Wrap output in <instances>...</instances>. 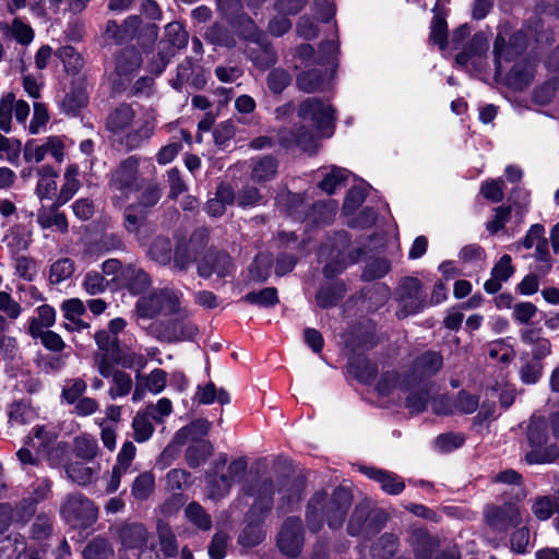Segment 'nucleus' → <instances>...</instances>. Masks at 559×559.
Wrapping results in <instances>:
<instances>
[{
  "instance_id": "2eb2a0df",
  "label": "nucleus",
  "mask_w": 559,
  "mask_h": 559,
  "mask_svg": "<svg viewBox=\"0 0 559 559\" xmlns=\"http://www.w3.org/2000/svg\"><path fill=\"white\" fill-rule=\"evenodd\" d=\"M94 360L100 376L104 378L112 377V384L108 391L112 400L126 396L131 392L133 383L130 374L115 370V366L107 354H95Z\"/></svg>"
},
{
  "instance_id": "6e6d98bb",
  "label": "nucleus",
  "mask_w": 559,
  "mask_h": 559,
  "mask_svg": "<svg viewBox=\"0 0 559 559\" xmlns=\"http://www.w3.org/2000/svg\"><path fill=\"white\" fill-rule=\"evenodd\" d=\"M185 515L189 522L200 530L207 531L212 526L211 516L198 502L189 503L185 509Z\"/></svg>"
},
{
  "instance_id": "20e7f679",
  "label": "nucleus",
  "mask_w": 559,
  "mask_h": 559,
  "mask_svg": "<svg viewBox=\"0 0 559 559\" xmlns=\"http://www.w3.org/2000/svg\"><path fill=\"white\" fill-rule=\"evenodd\" d=\"M246 496L252 497L253 501L247 514L249 524L239 536V543L243 546L253 547L264 539V533L254 522H260L271 511L273 506L274 484L269 479H257L252 484L242 487Z\"/></svg>"
},
{
  "instance_id": "393cba45",
  "label": "nucleus",
  "mask_w": 559,
  "mask_h": 559,
  "mask_svg": "<svg viewBox=\"0 0 559 559\" xmlns=\"http://www.w3.org/2000/svg\"><path fill=\"white\" fill-rule=\"evenodd\" d=\"M525 38L526 35L522 32L514 34L510 46L504 48V37L501 34L497 36L493 48L497 74H501L503 61L511 60L514 55L520 53V51L523 50L525 46Z\"/></svg>"
},
{
  "instance_id": "f257e3e1",
  "label": "nucleus",
  "mask_w": 559,
  "mask_h": 559,
  "mask_svg": "<svg viewBox=\"0 0 559 559\" xmlns=\"http://www.w3.org/2000/svg\"><path fill=\"white\" fill-rule=\"evenodd\" d=\"M298 117L306 124L296 132L281 131L280 142L284 146H299L312 152L317 138H330L334 133L335 111L333 107L316 97L305 99L298 108Z\"/></svg>"
},
{
  "instance_id": "de8ad7c7",
  "label": "nucleus",
  "mask_w": 559,
  "mask_h": 559,
  "mask_svg": "<svg viewBox=\"0 0 559 559\" xmlns=\"http://www.w3.org/2000/svg\"><path fill=\"white\" fill-rule=\"evenodd\" d=\"M349 177V171L345 168L333 167L329 173L324 175V178L319 183L322 191L328 194L334 193L338 188L345 186L346 180Z\"/></svg>"
},
{
  "instance_id": "a211bd4d",
  "label": "nucleus",
  "mask_w": 559,
  "mask_h": 559,
  "mask_svg": "<svg viewBox=\"0 0 559 559\" xmlns=\"http://www.w3.org/2000/svg\"><path fill=\"white\" fill-rule=\"evenodd\" d=\"M277 545L282 552L289 557H296L302 548L304 536L301 521L298 518H288L281 528Z\"/></svg>"
},
{
  "instance_id": "e2e57ef3",
  "label": "nucleus",
  "mask_w": 559,
  "mask_h": 559,
  "mask_svg": "<svg viewBox=\"0 0 559 559\" xmlns=\"http://www.w3.org/2000/svg\"><path fill=\"white\" fill-rule=\"evenodd\" d=\"M397 550V537L394 534H383L372 548V557L388 559Z\"/></svg>"
},
{
  "instance_id": "412c9836",
  "label": "nucleus",
  "mask_w": 559,
  "mask_h": 559,
  "mask_svg": "<svg viewBox=\"0 0 559 559\" xmlns=\"http://www.w3.org/2000/svg\"><path fill=\"white\" fill-rule=\"evenodd\" d=\"M210 423L206 419H198L190 425L181 428L175 436L173 443L168 445L162 456H171L175 452V447H180L187 442H194V440L204 439L210 430Z\"/></svg>"
},
{
  "instance_id": "338daca9",
  "label": "nucleus",
  "mask_w": 559,
  "mask_h": 559,
  "mask_svg": "<svg viewBox=\"0 0 559 559\" xmlns=\"http://www.w3.org/2000/svg\"><path fill=\"white\" fill-rule=\"evenodd\" d=\"M151 418L145 414L138 413L132 421L133 427V437L135 441L138 442H145L147 441L153 432L154 427L150 420Z\"/></svg>"
},
{
  "instance_id": "f8f14e48",
  "label": "nucleus",
  "mask_w": 559,
  "mask_h": 559,
  "mask_svg": "<svg viewBox=\"0 0 559 559\" xmlns=\"http://www.w3.org/2000/svg\"><path fill=\"white\" fill-rule=\"evenodd\" d=\"M154 129L155 117L152 112H135V118H133V121L127 128L126 132H123L117 141L127 148L134 150L140 147L153 135Z\"/></svg>"
},
{
  "instance_id": "3c124183",
  "label": "nucleus",
  "mask_w": 559,
  "mask_h": 559,
  "mask_svg": "<svg viewBox=\"0 0 559 559\" xmlns=\"http://www.w3.org/2000/svg\"><path fill=\"white\" fill-rule=\"evenodd\" d=\"M114 555V549L109 542L103 537L92 539L83 550L85 559H109Z\"/></svg>"
},
{
  "instance_id": "864d4df0",
  "label": "nucleus",
  "mask_w": 559,
  "mask_h": 559,
  "mask_svg": "<svg viewBox=\"0 0 559 559\" xmlns=\"http://www.w3.org/2000/svg\"><path fill=\"white\" fill-rule=\"evenodd\" d=\"M368 183L365 181L354 186L346 194L343 211L346 215L353 214L365 201L367 195Z\"/></svg>"
},
{
  "instance_id": "5fc2aeb1",
  "label": "nucleus",
  "mask_w": 559,
  "mask_h": 559,
  "mask_svg": "<svg viewBox=\"0 0 559 559\" xmlns=\"http://www.w3.org/2000/svg\"><path fill=\"white\" fill-rule=\"evenodd\" d=\"M123 277L134 294L142 293L151 284V278L146 272L131 265L123 271Z\"/></svg>"
},
{
  "instance_id": "58836bf2",
  "label": "nucleus",
  "mask_w": 559,
  "mask_h": 559,
  "mask_svg": "<svg viewBox=\"0 0 559 559\" xmlns=\"http://www.w3.org/2000/svg\"><path fill=\"white\" fill-rule=\"evenodd\" d=\"M188 443L186 461L190 467L194 468L202 465L213 453V445L206 439L194 440V442Z\"/></svg>"
},
{
  "instance_id": "4d7b16f0",
  "label": "nucleus",
  "mask_w": 559,
  "mask_h": 559,
  "mask_svg": "<svg viewBox=\"0 0 559 559\" xmlns=\"http://www.w3.org/2000/svg\"><path fill=\"white\" fill-rule=\"evenodd\" d=\"M345 293L344 285L342 283H333L330 286L321 287L316 296L317 304L322 308H329L334 306Z\"/></svg>"
},
{
  "instance_id": "bf43d9fd",
  "label": "nucleus",
  "mask_w": 559,
  "mask_h": 559,
  "mask_svg": "<svg viewBox=\"0 0 559 559\" xmlns=\"http://www.w3.org/2000/svg\"><path fill=\"white\" fill-rule=\"evenodd\" d=\"M189 35L179 22L168 23L165 27V41L173 49L185 48L188 44Z\"/></svg>"
},
{
  "instance_id": "b1692460",
  "label": "nucleus",
  "mask_w": 559,
  "mask_h": 559,
  "mask_svg": "<svg viewBox=\"0 0 559 559\" xmlns=\"http://www.w3.org/2000/svg\"><path fill=\"white\" fill-rule=\"evenodd\" d=\"M112 534L124 549L141 548L147 538L146 528L140 523H124L115 528Z\"/></svg>"
},
{
  "instance_id": "6ab92c4d",
  "label": "nucleus",
  "mask_w": 559,
  "mask_h": 559,
  "mask_svg": "<svg viewBox=\"0 0 559 559\" xmlns=\"http://www.w3.org/2000/svg\"><path fill=\"white\" fill-rule=\"evenodd\" d=\"M136 385L133 391L132 401L140 402L145 391H150L153 394H159L164 391L167 384V372L163 369H154L147 376L136 373Z\"/></svg>"
},
{
  "instance_id": "e433bc0d",
  "label": "nucleus",
  "mask_w": 559,
  "mask_h": 559,
  "mask_svg": "<svg viewBox=\"0 0 559 559\" xmlns=\"http://www.w3.org/2000/svg\"><path fill=\"white\" fill-rule=\"evenodd\" d=\"M57 430L52 425L36 426L33 429V436H28L25 445L31 447L37 453L45 449L57 439Z\"/></svg>"
},
{
  "instance_id": "603ef678",
  "label": "nucleus",
  "mask_w": 559,
  "mask_h": 559,
  "mask_svg": "<svg viewBox=\"0 0 559 559\" xmlns=\"http://www.w3.org/2000/svg\"><path fill=\"white\" fill-rule=\"evenodd\" d=\"M254 44L259 46V50L250 51V58L253 63L261 69H266L275 64L277 59L276 53L265 38L261 39L260 43Z\"/></svg>"
},
{
  "instance_id": "79ce46f5",
  "label": "nucleus",
  "mask_w": 559,
  "mask_h": 559,
  "mask_svg": "<svg viewBox=\"0 0 559 559\" xmlns=\"http://www.w3.org/2000/svg\"><path fill=\"white\" fill-rule=\"evenodd\" d=\"M411 543L418 559H430L436 547L435 539L423 528L414 530Z\"/></svg>"
},
{
  "instance_id": "7ed1b4c3",
  "label": "nucleus",
  "mask_w": 559,
  "mask_h": 559,
  "mask_svg": "<svg viewBox=\"0 0 559 559\" xmlns=\"http://www.w3.org/2000/svg\"><path fill=\"white\" fill-rule=\"evenodd\" d=\"M441 367V355L435 352H427L414 361L411 373L403 380L394 371L384 373L377 384V391L381 396L392 395V400H400L406 389L421 383L426 378L437 373Z\"/></svg>"
},
{
  "instance_id": "c03bdc74",
  "label": "nucleus",
  "mask_w": 559,
  "mask_h": 559,
  "mask_svg": "<svg viewBox=\"0 0 559 559\" xmlns=\"http://www.w3.org/2000/svg\"><path fill=\"white\" fill-rule=\"evenodd\" d=\"M276 171V159L272 156H263L253 160L251 178L255 181H266L274 178Z\"/></svg>"
},
{
  "instance_id": "c756f323",
  "label": "nucleus",
  "mask_w": 559,
  "mask_h": 559,
  "mask_svg": "<svg viewBox=\"0 0 559 559\" xmlns=\"http://www.w3.org/2000/svg\"><path fill=\"white\" fill-rule=\"evenodd\" d=\"M0 555L4 559H20L22 555H25L26 559H43V550L35 552L26 551L25 538L20 534L11 535L2 540Z\"/></svg>"
},
{
  "instance_id": "f3484780",
  "label": "nucleus",
  "mask_w": 559,
  "mask_h": 559,
  "mask_svg": "<svg viewBox=\"0 0 559 559\" xmlns=\"http://www.w3.org/2000/svg\"><path fill=\"white\" fill-rule=\"evenodd\" d=\"M111 187L121 193H129L138 190L140 187L139 158L130 156L112 173L110 179Z\"/></svg>"
},
{
  "instance_id": "423d86ee",
  "label": "nucleus",
  "mask_w": 559,
  "mask_h": 559,
  "mask_svg": "<svg viewBox=\"0 0 559 559\" xmlns=\"http://www.w3.org/2000/svg\"><path fill=\"white\" fill-rule=\"evenodd\" d=\"M73 144L66 135H49L40 141L31 140L24 147V159L27 163H40L47 156L57 163H63L68 148Z\"/></svg>"
},
{
  "instance_id": "7c9ffc66",
  "label": "nucleus",
  "mask_w": 559,
  "mask_h": 559,
  "mask_svg": "<svg viewBox=\"0 0 559 559\" xmlns=\"http://www.w3.org/2000/svg\"><path fill=\"white\" fill-rule=\"evenodd\" d=\"M80 169L76 164H69L63 173V182L56 198V205L62 206L70 201L79 191L81 181L79 179Z\"/></svg>"
},
{
  "instance_id": "bb28decb",
  "label": "nucleus",
  "mask_w": 559,
  "mask_h": 559,
  "mask_svg": "<svg viewBox=\"0 0 559 559\" xmlns=\"http://www.w3.org/2000/svg\"><path fill=\"white\" fill-rule=\"evenodd\" d=\"M360 472L368 478L379 483L381 489L388 495H400L405 488V484L402 477L394 473L379 469L372 466H362L360 467Z\"/></svg>"
},
{
  "instance_id": "a878e982",
  "label": "nucleus",
  "mask_w": 559,
  "mask_h": 559,
  "mask_svg": "<svg viewBox=\"0 0 559 559\" xmlns=\"http://www.w3.org/2000/svg\"><path fill=\"white\" fill-rule=\"evenodd\" d=\"M37 183L35 194L40 202L57 198L58 193V173L50 165H43L36 170Z\"/></svg>"
},
{
  "instance_id": "4468645a",
  "label": "nucleus",
  "mask_w": 559,
  "mask_h": 559,
  "mask_svg": "<svg viewBox=\"0 0 559 559\" xmlns=\"http://www.w3.org/2000/svg\"><path fill=\"white\" fill-rule=\"evenodd\" d=\"M247 462L243 459L233 461L227 473L207 476V497L212 500H219L228 495L233 484L238 481L246 473Z\"/></svg>"
},
{
  "instance_id": "a19ab883",
  "label": "nucleus",
  "mask_w": 559,
  "mask_h": 559,
  "mask_svg": "<svg viewBox=\"0 0 559 559\" xmlns=\"http://www.w3.org/2000/svg\"><path fill=\"white\" fill-rule=\"evenodd\" d=\"M533 75L534 67L531 62H519L509 72L508 83L515 90H523L531 83Z\"/></svg>"
},
{
  "instance_id": "13d9d810",
  "label": "nucleus",
  "mask_w": 559,
  "mask_h": 559,
  "mask_svg": "<svg viewBox=\"0 0 559 559\" xmlns=\"http://www.w3.org/2000/svg\"><path fill=\"white\" fill-rule=\"evenodd\" d=\"M558 497L559 491L555 492L552 496L537 497L532 504L534 515L542 521L548 520L556 511L555 502L558 500Z\"/></svg>"
},
{
  "instance_id": "39448f33",
  "label": "nucleus",
  "mask_w": 559,
  "mask_h": 559,
  "mask_svg": "<svg viewBox=\"0 0 559 559\" xmlns=\"http://www.w3.org/2000/svg\"><path fill=\"white\" fill-rule=\"evenodd\" d=\"M547 421L543 416H532L527 426V442L530 449L526 451L525 461L528 464H546L558 456L556 445L547 444L548 432Z\"/></svg>"
},
{
  "instance_id": "052dcab7",
  "label": "nucleus",
  "mask_w": 559,
  "mask_h": 559,
  "mask_svg": "<svg viewBox=\"0 0 559 559\" xmlns=\"http://www.w3.org/2000/svg\"><path fill=\"white\" fill-rule=\"evenodd\" d=\"M233 23L237 27L239 34L251 43H260V40L264 38L263 33L247 15H240L237 21H234Z\"/></svg>"
},
{
  "instance_id": "6e6552de",
  "label": "nucleus",
  "mask_w": 559,
  "mask_h": 559,
  "mask_svg": "<svg viewBox=\"0 0 559 559\" xmlns=\"http://www.w3.org/2000/svg\"><path fill=\"white\" fill-rule=\"evenodd\" d=\"M61 516L71 525L86 528L98 518V509L81 493L69 495L60 509Z\"/></svg>"
},
{
  "instance_id": "4c0bfd02",
  "label": "nucleus",
  "mask_w": 559,
  "mask_h": 559,
  "mask_svg": "<svg viewBox=\"0 0 559 559\" xmlns=\"http://www.w3.org/2000/svg\"><path fill=\"white\" fill-rule=\"evenodd\" d=\"M276 205L295 219H301L308 206L301 194L292 192H282L276 198Z\"/></svg>"
},
{
  "instance_id": "680f3d73",
  "label": "nucleus",
  "mask_w": 559,
  "mask_h": 559,
  "mask_svg": "<svg viewBox=\"0 0 559 559\" xmlns=\"http://www.w3.org/2000/svg\"><path fill=\"white\" fill-rule=\"evenodd\" d=\"M154 484L153 474L142 473L134 479L131 493L136 500H146L153 492Z\"/></svg>"
},
{
  "instance_id": "dca6fc26",
  "label": "nucleus",
  "mask_w": 559,
  "mask_h": 559,
  "mask_svg": "<svg viewBox=\"0 0 559 559\" xmlns=\"http://www.w3.org/2000/svg\"><path fill=\"white\" fill-rule=\"evenodd\" d=\"M487 525L497 532H504L511 526L521 523L520 509L515 503H504L503 506L489 504L484 511Z\"/></svg>"
},
{
  "instance_id": "ea45409f",
  "label": "nucleus",
  "mask_w": 559,
  "mask_h": 559,
  "mask_svg": "<svg viewBox=\"0 0 559 559\" xmlns=\"http://www.w3.org/2000/svg\"><path fill=\"white\" fill-rule=\"evenodd\" d=\"M99 467L87 466L80 462L71 463L67 466L68 477L80 486H86L96 480Z\"/></svg>"
},
{
  "instance_id": "2f4dec72",
  "label": "nucleus",
  "mask_w": 559,
  "mask_h": 559,
  "mask_svg": "<svg viewBox=\"0 0 559 559\" xmlns=\"http://www.w3.org/2000/svg\"><path fill=\"white\" fill-rule=\"evenodd\" d=\"M66 319L64 328L69 331H82L88 328V324L81 320L85 312V306L79 298H71L63 301L61 306Z\"/></svg>"
},
{
  "instance_id": "0eeeda50",
  "label": "nucleus",
  "mask_w": 559,
  "mask_h": 559,
  "mask_svg": "<svg viewBox=\"0 0 559 559\" xmlns=\"http://www.w3.org/2000/svg\"><path fill=\"white\" fill-rule=\"evenodd\" d=\"M136 312L141 319H152L160 313H179L180 297L178 293L168 288L153 292L138 300Z\"/></svg>"
},
{
  "instance_id": "cd10ccee",
  "label": "nucleus",
  "mask_w": 559,
  "mask_h": 559,
  "mask_svg": "<svg viewBox=\"0 0 559 559\" xmlns=\"http://www.w3.org/2000/svg\"><path fill=\"white\" fill-rule=\"evenodd\" d=\"M514 272L512 258L509 254H503L491 269L490 278L485 282L484 289L489 294L497 293Z\"/></svg>"
},
{
  "instance_id": "72a5a7b5",
  "label": "nucleus",
  "mask_w": 559,
  "mask_h": 559,
  "mask_svg": "<svg viewBox=\"0 0 559 559\" xmlns=\"http://www.w3.org/2000/svg\"><path fill=\"white\" fill-rule=\"evenodd\" d=\"M198 333L197 326L191 322L175 321L166 325L159 337L166 342L191 341Z\"/></svg>"
},
{
  "instance_id": "c85d7f7f",
  "label": "nucleus",
  "mask_w": 559,
  "mask_h": 559,
  "mask_svg": "<svg viewBox=\"0 0 559 559\" xmlns=\"http://www.w3.org/2000/svg\"><path fill=\"white\" fill-rule=\"evenodd\" d=\"M135 112L132 106L122 104L109 114L106 120V128L116 140L126 132L133 118H135Z\"/></svg>"
},
{
  "instance_id": "a18cd8bd",
  "label": "nucleus",
  "mask_w": 559,
  "mask_h": 559,
  "mask_svg": "<svg viewBox=\"0 0 559 559\" xmlns=\"http://www.w3.org/2000/svg\"><path fill=\"white\" fill-rule=\"evenodd\" d=\"M545 235V228L540 224H534L531 226L530 230L527 231L526 236L522 240L521 245L525 249H532L535 247L536 253L535 254H546L548 249V242L547 239L544 237Z\"/></svg>"
},
{
  "instance_id": "aec40b11",
  "label": "nucleus",
  "mask_w": 559,
  "mask_h": 559,
  "mask_svg": "<svg viewBox=\"0 0 559 559\" xmlns=\"http://www.w3.org/2000/svg\"><path fill=\"white\" fill-rule=\"evenodd\" d=\"M338 52V45L334 40L323 43L320 47V53L317 56L313 47L309 44H302L296 48V57L301 61L317 62L322 66H334V59Z\"/></svg>"
},
{
  "instance_id": "5701e85b",
  "label": "nucleus",
  "mask_w": 559,
  "mask_h": 559,
  "mask_svg": "<svg viewBox=\"0 0 559 559\" xmlns=\"http://www.w3.org/2000/svg\"><path fill=\"white\" fill-rule=\"evenodd\" d=\"M0 33L5 39L14 40L21 46H29L35 38L33 27L19 16L11 22L0 21Z\"/></svg>"
},
{
  "instance_id": "37998d69",
  "label": "nucleus",
  "mask_w": 559,
  "mask_h": 559,
  "mask_svg": "<svg viewBox=\"0 0 559 559\" xmlns=\"http://www.w3.org/2000/svg\"><path fill=\"white\" fill-rule=\"evenodd\" d=\"M420 383L418 384H415L413 386H409L408 389H406L402 395H401V399L400 400H392V395L391 396H386L391 402H400L402 399L405 397L406 400V406L412 411V412H421L423 409H425L426 405H427V402H428V399H429V393L426 389H421L419 388L418 390H413L415 389L416 386H419Z\"/></svg>"
},
{
  "instance_id": "49530a36",
  "label": "nucleus",
  "mask_w": 559,
  "mask_h": 559,
  "mask_svg": "<svg viewBox=\"0 0 559 559\" xmlns=\"http://www.w3.org/2000/svg\"><path fill=\"white\" fill-rule=\"evenodd\" d=\"M435 15L431 21L429 39L431 43L439 46L441 50H444L448 46V25L444 15L433 10Z\"/></svg>"
},
{
  "instance_id": "1a4fd4ad",
  "label": "nucleus",
  "mask_w": 559,
  "mask_h": 559,
  "mask_svg": "<svg viewBox=\"0 0 559 559\" xmlns=\"http://www.w3.org/2000/svg\"><path fill=\"white\" fill-rule=\"evenodd\" d=\"M388 520L383 510L372 509L369 502L359 503L347 526L348 534L352 536H369L379 532Z\"/></svg>"
},
{
  "instance_id": "0e129e2a",
  "label": "nucleus",
  "mask_w": 559,
  "mask_h": 559,
  "mask_svg": "<svg viewBox=\"0 0 559 559\" xmlns=\"http://www.w3.org/2000/svg\"><path fill=\"white\" fill-rule=\"evenodd\" d=\"M74 452L78 457L93 460L98 453V443L95 438L80 436L74 440Z\"/></svg>"
},
{
  "instance_id": "69168bd1",
  "label": "nucleus",
  "mask_w": 559,
  "mask_h": 559,
  "mask_svg": "<svg viewBox=\"0 0 559 559\" xmlns=\"http://www.w3.org/2000/svg\"><path fill=\"white\" fill-rule=\"evenodd\" d=\"M74 273V262L69 258H62L52 263L50 267V282L59 284L72 276Z\"/></svg>"
},
{
  "instance_id": "09e8293b",
  "label": "nucleus",
  "mask_w": 559,
  "mask_h": 559,
  "mask_svg": "<svg viewBox=\"0 0 559 559\" xmlns=\"http://www.w3.org/2000/svg\"><path fill=\"white\" fill-rule=\"evenodd\" d=\"M488 356L492 360H497L503 366H507L514 359L515 353L507 338H499L489 343Z\"/></svg>"
},
{
  "instance_id": "ddd939ff",
  "label": "nucleus",
  "mask_w": 559,
  "mask_h": 559,
  "mask_svg": "<svg viewBox=\"0 0 559 559\" xmlns=\"http://www.w3.org/2000/svg\"><path fill=\"white\" fill-rule=\"evenodd\" d=\"M397 296L400 307L396 313L400 318L415 314L426 306L421 283L415 277H406L401 282Z\"/></svg>"
},
{
  "instance_id": "c9c22d12",
  "label": "nucleus",
  "mask_w": 559,
  "mask_h": 559,
  "mask_svg": "<svg viewBox=\"0 0 559 559\" xmlns=\"http://www.w3.org/2000/svg\"><path fill=\"white\" fill-rule=\"evenodd\" d=\"M231 259L226 253L216 254L211 262L204 261L199 264L198 272L203 277H210L216 274L218 277H225L233 272Z\"/></svg>"
},
{
  "instance_id": "f03ea898",
  "label": "nucleus",
  "mask_w": 559,
  "mask_h": 559,
  "mask_svg": "<svg viewBox=\"0 0 559 559\" xmlns=\"http://www.w3.org/2000/svg\"><path fill=\"white\" fill-rule=\"evenodd\" d=\"M350 504L352 495L345 488L335 489L329 500L323 492L314 493L306 513L309 528L318 532L323 526L324 518L331 528L341 527Z\"/></svg>"
},
{
  "instance_id": "f704fd0d",
  "label": "nucleus",
  "mask_w": 559,
  "mask_h": 559,
  "mask_svg": "<svg viewBox=\"0 0 559 559\" xmlns=\"http://www.w3.org/2000/svg\"><path fill=\"white\" fill-rule=\"evenodd\" d=\"M60 206L56 205V200L51 206H41L37 211V223L44 229L56 227L60 233H67L68 221L63 213L58 212Z\"/></svg>"
},
{
  "instance_id": "473e14b6",
  "label": "nucleus",
  "mask_w": 559,
  "mask_h": 559,
  "mask_svg": "<svg viewBox=\"0 0 559 559\" xmlns=\"http://www.w3.org/2000/svg\"><path fill=\"white\" fill-rule=\"evenodd\" d=\"M142 59L134 48L124 49L116 59V73L120 83L129 81L141 66Z\"/></svg>"
},
{
  "instance_id": "9d476101",
  "label": "nucleus",
  "mask_w": 559,
  "mask_h": 559,
  "mask_svg": "<svg viewBox=\"0 0 559 559\" xmlns=\"http://www.w3.org/2000/svg\"><path fill=\"white\" fill-rule=\"evenodd\" d=\"M489 38L486 33H476L469 44L456 55L455 62L475 73L483 72L487 67Z\"/></svg>"
},
{
  "instance_id": "774afa93",
  "label": "nucleus",
  "mask_w": 559,
  "mask_h": 559,
  "mask_svg": "<svg viewBox=\"0 0 559 559\" xmlns=\"http://www.w3.org/2000/svg\"><path fill=\"white\" fill-rule=\"evenodd\" d=\"M150 257L159 264H167L171 260V243L167 238H156L148 249Z\"/></svg>"
},
{
  "instance_id": "9b49d317",
  "label": "nucleus",
  "mask_w": 559,
  "mask_h": 559,
  "mask_svg": "<svg viewBox=\"0 0 559 559\" xmlns=\"http://www.w3.org/2000/svg\"><path fill=\"white\" fill-rule=\"evenodd\" d=\"M349 246V239L346 233L335 234L331 245L325 243L320 249L321 259H330L324 266V275L328 278L334 277L341 273L346 266L354 262L353 259L347 260L345 251Z\"/></svg>"
},
{
  "instance_id": "4be33fe9",
  "label": "nucleus",
  "mask_w": 559,
  "mask_h": 559,
  "mask_svg": "<svg viewBox=\"0 0 559 559\" xmlns=\"http://www.w3.org/2000/svg\"><path fill=\"white\" fill-rule=\"evenodd\" d=\"M335 71L334 66H326L324 73L319 70H309L300 73L296 80L297 86L305 93L323 91L330 86Z\"/></svg>"
},
{
  "instance_id": "8fccbe9b",
  "label": "nucleus",
  "mask_w": 559,
  "mask_h": 559,
  "mask_svg": "<svg viewBox=\"0 0 559 559\" xmlns=\"http://www.w3.org/2000/svg\"><path fill=\"white\" fill-rule=\"evenodd\" d=\"M32 235L24 227L16 226L5 235L4 241L10 250L15 253L28 248Z\"/></svg>"
}]
</instances>
